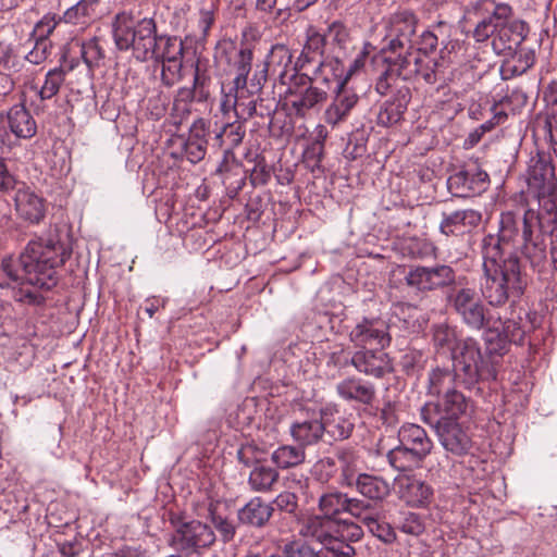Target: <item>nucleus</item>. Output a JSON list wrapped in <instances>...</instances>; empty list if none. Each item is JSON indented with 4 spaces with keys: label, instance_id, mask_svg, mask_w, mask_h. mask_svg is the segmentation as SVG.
<instances>
[{
    "label": "nucleus",
    "instance_id": "43",
    "mask_svg": "<svg viewBox=\"0 0 557 557\" xmlns=\"http://www.w3.org/2000/svg\"><path fill=\"white\" fill-rule=\"evenodd\" d=\"M207 77L199 73L196 67L193 87H182L176 91L173 102L191 106L194 99L198 97L199 101L207 100L209 91L206 88Z\"/></svg>",
    "mask_w": 557,
    "mask_h": 557
},
{
    "label": "nucleus",
    "instance_id": "39",
    "mask_svg": "<svg viewBox=\"0 0 557 557\" xmlns=\"http://www.w3.org/2000/svg\"><path fill=\"white\" fill-rule=\"evenodd\" d=\"M273 508L260 497L250 499L238 510V520L244 524L262 527L272 516Z\"/></svg>",
    "mask_w": 557,
    "mask_h": 557
},
{
    "label": "nucleus",
    "instance_id": "61",
    "mask_svg": "<svg viewBox=\"0 0 557 557\" xmlns=\"http://www.w3.org/2000/svg\"><path fill=\"white\" fill-rule=\"evenodd\" d=\"M34 48L25 55L32 64L38 65L45 62L50 54L51 45L48 40H34Z\"/></svg>",
    "mask_w": 557,
    "mask_h": 557
},
{
    "label": "nucleus",
    "instance_id": "19",
    "mask_svg": "<svg viewBox=\"0 0 557 557\" xmlns=\"http://www.w3.org/2000/svg\"><path fill=\"white\" fill-rule=\"evenodd\" d=\"M396 486L399 498L409 507L428 508L433 503L432 485L416 475H399Z\"/></svg>",
    "mask_w": 557,
    "mask_h": 557
},
{
    "label": "nucleus",
    "instance_id": "59",
    "mask_svg": "<svg viewBox=\"0 0 557 557\" xmlns=\"http://www.w3.org/2000/svg\"><path fill=\"white\" fill-rule=\"evenodd\" d=\"M399 530L406 534L420 535L424 531V523L420 515L416 512L405 513L401 522L398 525Z\"/></svg>",
    "mask_w": 557,
    "mask_h": 557
},
{
    "label": "nucleus",
    "instance_id": "14",
    "mask_svg": "<svg viewBox=\"0 0 557 557\" xmlns=\"http://www.w3.org/2000/svg\"><path fill=\"white\" fill-rule=\"evenodd\" d=\"M454 309L471 330L480 331L490 315L476 290L471 287L457 289L451 296Z\"/></svg>",
    "mask_w": 557,
    "mask_h": 557
},
{
    "label": "nucleus",
    "instance_id": "23",
    "mask_svg": "<svg viewBox=\"0 0 557 557\" xmlns=\"http://www.w3.org/2000/svg\"><path fill=\"white\" fill-rule=\"evenodd\" d=\"M481 213L473 209L443 213L440 231L446 236H459L469 233L481 222Z\"/></svg>",
    "mask_w": 557,
    "mask_h": 557
},
{
    "label": "nucleus",
    "instance_id": "48",
    "mask_svg": "<svg viewBox=\"0 0 557 557\" xmlns=\"http://www.w3.org/2000/svg\"><path fill=\"white\" fill-rule=\"evenodd\" d=\"M455 379V373H451L449 370L434 369L429 374V394L434 396L445 395L454 388Z\"/></svg>",
    "mask_w": 557,
    "mask_h": 557
},
{
    "label": "nucleus",
    "instance_id": "33",
    "mask_svg": "<svg viewBox=\"0 0 557 557\" xmlns=\"http://www.w3.org/2000/svg\"><path fill=\"white\" fill-rule=\"evenodd\" d=\"M533 135L536 140H544L557 157V103L540 114L533 125Z\"/></svg>",
    "mask_w": 557,
    "mask_h": 557
},
{
    "label": "nucleus",
    "instance_id": "10",
    "mask_svg": "<svg viewBox=\"0 0 557 557\" xmlns=\"http://www.w3.org/2000/svg\"><path fill=\"white\" fill-rule=\"evenodd\" d=\"M438 45L437 36L430 29L423 30L418 39L407 47L405 53L417 52L419 62L414 64L416 72L412 71L409 75H395V85L398 79L401 81H421L429 85H434L442 73V63L436 61L430 54L435 51Z\"/></svg>",
    "mask_w": 557,
    "mask_h": 557
},
{
    "label": "nucleus",
    "instance_id": "22",
    "mask_svg": "<svg viewBox=\"0 0 557 557\" xmlns=\"http://www.w3.org/2000/svg\"><path fill=\"white\" fill-rule=\"evenodd\" d=\"M399 443L411 453L413 461H422L432 450L433 443L418 424H404L398 431Z\"/></svg>",
    "mask_w": 557,
    "mask_h": 557
},
{
    "label": "nucleus",
    "instance_id": "32",
    "mask_svg": "<svg viewBox=\"0 0 557 557\" xmlns=\"http://www.w3.org/2000/svg\"><path fill=\"white\" fill-rule=\"evenodd\" d=\"M325 41L326 39L324 35L310 28L307 32L306 42L301 53L297 58L292 71L299 72V70L306 69L310 63H317L318 66L319 62H322L319 60V57L323 53Z\"/></svg>",
    "mask_w": 557,
    "mask_h": 557
},
{
    "label": "nucleus",
    "instance_id": "7",
    "mask_svg": "<svg viewBox=\"0 0 557 557\" xmlns=\"http://www.w3.org/2000/svg\"><path fill=\"white\" fill-rule=\"evenodd\" d=\"M540 211L529 209L522 218L521 237L524 244V252L529 257L542 259L545 256V245L539 240V235H550L554 233L557 224V203L548 194H536Z\"/></svg>",
    "mask_w": 557,
    "mask_h": 557
},
{
    "label": "nucleus",
    "instance_id": "31",
    "mask_svg": "<svg viewBox=\"0 0 557 557\" xmlns=\"http://www.w3.org/2000/svg\"><path fill=\"white\" fill-rule=\"evenodd\" d=\"M410 100V90L408 87L398 89V96L393 100H387L380 108L377 113V124L388 127L398 123L407 110Z\"/></svg>",
    "mask_w": 557,
    "mask_h": 557
},
{
    "label": "nucleus",
    "instance_id": "37",
    "mask_svg": "<svg viewBox=\"0 0 557 557\" xmlns=\"http://www.w3.org/2000/svg\"><path fill=\"white\" fill-rule=\"evenodd\" d=\"M354 486L362 496L372 500H383L391 492L386 480L368 473H359Z\"/></svg>",
    "mask_w": 557,
    "mask_h": 557
},
{
    "label": "nucleus",
    "instance_id": "36",
    "mask_svg": "<svg viewBox=\"0 0 557 557\" xmlns=\"http://www.w3.org/2000/svg\"><path fill=\"white\" fill-rule=\"evenodd\" d=\"M502 325L503 320L499 317L490 315V319L483 327L485 329L484 342L491 355H504L510 344Z\"/></svg>",
    "mask_w": 557,
    "mask_h": 557
},
{
    "label": "nucleus",
    "instance_id": "12",
    "mask_svg": "<svg viewBox=\"0 0 557 557\" xmlns=\"http://www.w3.org/2000/svg\"><path fill=\"white\" fill-rule=\"evenodd\" d=\"M171 525L174 529L170 544L182 552H196L211 546L215 541L213 530L198 520H185L180 515H171Z\"/></svg>",
    "mask_w": 557,
    "mask_h": 557
},
{
    "label": "nucleus",
    "instance_id": "11",
    "mask_svg": "<svg viewBox=\"0 0 557 557\" xmlns=\"http://www.w3.org/2000/svg\"><path fill=\"white\" fill-rule=\"evenodd\" d=\"M331 88L326 87L323 82H315L313 72L311 75L293 72L287 89L292 95L290 109L297 116H306L310 110L325 102Z\"/></svg>",
    "mask_w": 557,
    "mask_h": 557
},
{
    "label": "nucleus",
    "instance_id": "64",
    "mask_svg": "<svg viewBox=\"0 0 557 557\" xmlns=\"http://www.w3.org/2000/svg\"><path fill=\"white\" fill-rule=\"evenodd\" d=\"M211 521L215 529L220 532L224 542L231 541L235 535V527L227 519L216 516L212 509H210Z\"/></svg>",
    "mask_w": 557,
    "mask_h": 557
},
{
    "label": "nucleus",
    "instance_id": "27",
    "mask_svg": "<svg viewBox=\"0 0 557 557\" xmlns=\"http://www.w3.org/2000/svg\"><path fill=\"white\" fill-rule=\"evenodd\" d=\"M321 410L312 416L296 420L290 425V435L299 445L308 446L317 444L324 434Z\"/></svg>",
    "mask_w": 557,
    "mask_h": 557
},
{
    "label": "nucleus",
    "instance_id": "1",
    "mask_svg": "<svg viewBox=\"0 0 557 557\" xmlns=\"http://www.w3.org/2000/svg\"><path fill=\"white\" fill-rule=\"evenodd\" d=\"M112 34L119 50H131L135 60L159 65L164 86L172 87L182 79L183 41L176 36L159 35L153 18L135 21L131 13L121 12L114 17Z\"/></svg>",
    "mask_w": 557,
    "mask_h": 557
},
{
    "label": "nucleus",
    "instance_id": "52",
    "mask_svg": "<svg viewBox=\"0 0 557 557\" xmlns=\"http://www.w3.org/2000/svg\"><path fill=\"white\" fill-rule=\"evenodd\" d=\"M81 55L89 70L98 67L104 58V51L97 38H90L82 42Z\"/></svg>",
    "mask_w": 557,
    "mask_h": 557
},
{
    "label": "nucleus",
    "instance_id": "2",
    "mask_svg": "<svg viewBox=\"0 0 557 557\" xmlns=\"http://www.w3.org/2000/svg\"><path fill=\"white\" fill-rule=\"evenodd\" d=\"M71 256V248L59 234L30 240L18 259L4 258L0 263V287L29 284L50 289L57 284L55 268Z\"/></svg>",
    "mask_w": 557,
    "mask_h": 557
},
{
    "label": "nucleus",
    "instance_id": "24",
    "mask_svg": "<svg viewBox=\"0 0 557 557\" xmlns=\"http://www.w3.org/2000/svg\"><path fill=\"white\" fill-rule=\"evenodd\" d=\"M555 181V169L549 160L543 157L532 158L528 169V186L535 194L552 193Z\"/></svg>",
    "mask_w": 557,
    "mask_h": 557
},
{
    "label": "nucleus",
    "instance_id": "47",
    "mask_svg": "<svg viewBox=\"0 0 557 557\" xmlns=\"http://www.w3.org/2000/svg\"><path fill=\"white\" fill-rule=\"evenodd\" d=\"M336 457L341 468V484L343 486H354L357 474V458L355 454L348 449H341L336 453Z\"/></svg>",
    "mask_w": 557,
    "mask_h": 557
},
{
    "label": "nucleus",
    "instance_id": "50",
    "mask_svg": "<svg viewBox=\"0 0 557 557\" xmlns=\"http://www.w3.org/2000/svg\"><path fill=\"white\" fill-rule=\"evenodd\" d=\"M196 32L194 36L200 40L206 41L211 27L215 23V8L213 4L200 8L195 16Z\"/></svg>",
    "mask_w": 557,
    "mask_h": 557
},
{
    "label": "nucleus",
    "instance_id": "44",
    "mask_svg": "<svg viewBox=\"0 0 557 557\" xmlns=\"http://www.w3.org/2000/svg\"><path fill=\"white\" fill-rule=\"evenodd\" d=\"M445 420L455 421L458 417L466 413L469 408V401L463 394L453 388L444 395L438 404Z\"/></svg>",
    "mask_w": 557,
    "mask_h": 557
},
{
    "label": "nucleus",
    "instance_id": "13",
    "mask_svg": "<svg viewBox=\"0 0 557 557\" xmlns=\"http://www.w3.org/2000/svg\"><path fill=\"white\" fill-rule=\"evenodd\" d=\"M372 50H374L373 45L366 42L363 50L350 61L347 69L344 67L338 59L319 62V65L313 69V79L315 82H323L326 87H333L334 82L338 79H345V84H347L351 76L359 73L366 66Z\"/></svg>",
    "mask_w": 557,
    "mask_h": 557
},
{
    "label": "nucleus",
    "instance_id": "46",
    "mask_svg": "<svg viewBox=\"0 0 557 557\" xmlns=\"http://www.w3.org/2000/svg\"><path fill=\"white\" fill-rule=\"evenodd\" d=\"M305 460V451L295 446L284 445L272 453V461L282 469L300 465Z\"/></svg>",
    "mask_w": 557,
    "mask_h": 557
},
{
    "label": "nucleus",
    "instance_id": "51",
    "mask_svg": "<svg viewBox=\"0 0 557 557\" xmlns=\"http://www.w3.org/2000/svg\"><path fill=\"white\" fill-rule=\"evenodd\" d=\"M252 59L253 52L248 46H243L238 50L234 61L236 76L234 77L233 82H235V84L248 82V74L251 71Z\"/></svg>",
    "mask_w": 557,
    "mask_h": 557
},
{
    "label": "nucleus",
    "instance_id": "17",
    "mask_svg": "<svg viewBox=\"0 0 557 557\" xmlns=\"http://www.w3.org/2000/svg\"><path fill=\"white\" fill-rule=\"evenodd\" d=\"M349 362L359 373L375 379H382L394 371L392 358L380 348L357 349Z\"/></svg>",
    "mask_w": 557,
    "mask_h": 557
},
{
    "label": "nucleus",
    "instance_id": "38",
    "mask_svg": "<svg viewBox=\"0 0 557 557\" xmlns=\"http://www.w3.org/2000/svg\"><path fill=\"white\" fill-rule=\"evenodd\" d=\"M223 116L225 122L220 131L216 132L214 139L220 147L226 145L227 149H233L239 146L244 139L246 133L244 123L246 121L234 117L233 114Z\"/></svg>",
    "mask_w": 557,
    "mask_h": 557
},
{
    "label": "nucleus",
    "instance_id": "34",
    "mask_svg": "<svg viewBox=\"0 0 557 557\" xmlns=\"http://www.w3.org/2000/svg\"><path fill=\"white\" fill-rule=\"evenodd\" d=\"M299 540H293L284 544L283 554L286 557H352L354 555H339L337 552L329 549V545L322 540H314L321 544L320 549H315L309 544L304 537ZM332 546V544H330Z\"/></svg>",
    "mask_w": 557,
    "mask_h": 557
},
{
    "label": "nucleus",
    "instance_id": "21",
    "mask_svg": "<svg viewBox=\"0 0 557 557\" xmlns=\"http://www.w3.org/2000/svg\"><path fill=\"white\" fill-rule=\"evenodd\" d=\"M14 205L17 215L30 224H39L46 216V200L24 183L16 189Z\"/></svg>",
    "mask_w": 557,
    "mask_h": 557
},
{
    "label": "nucleus",
    "instance_id": "16",
    "mask_svg": "<svg viewBox=\"0 0 557 557\" xmlns=\"http://www.w3.org/2000/svg\"><path fill=\"white\" fill-rule=\"evenodd\" d=\"M349 339L358 349L371 346L385 349L392 342L389 325L381 318H363L350 331Z\"/></svg>",
    "mask_w": 557,
    "mask_h": 557
},
{
    "label": "nucleus",
    "instance_id": "41",
    "mask_svg": "<svg viewBox=\"0 0 557 557\" xmlns=\"http://www.w3.org/2000/svg\"><path fill=\"white\" fill-rule=\"evenodd\" d=\"M292 62L293 53L290 49L283 44H276L271 48L268 54V61L262 65H267V71L269 70V66H272L274 71H277L282 84L288 85L290 78V75H288V67L292 66Z\"/></svg>",
    "mask_w": 557,
    "mask_h": 557
},
{
    "label": "nucleus",
    "instance_id": "3",
    "mask_svg": "<svg viewBox=\"0 0 557 557\" xmlns=\"http://www.w3.org/2000/svg\"><path fill=\"white\" fill-rule=\"evenodd\" d=\"M419 18L408 9H400L382 21L383 37L379 47L380 58L384 69L376 84V91L384 96L395 87V75H409L416 72L414 64L419 62L417 52L405 53L416 34Z\"/></svg>",
    "mask_w": 557,
    "mask_h": 557
},
{
    "label": "nucleus",
    "instance_id": "6",
    "mask_svg": "<svg viewBox=\"0 0 557 557\" xmlns=\"http://www.w3.org/2000/svg\"><path fill=\"white\" fill-rule=\"evenodd\" d=\"M497 240L490 237L485 252H482L484 280L481 292L493 307H502L507 301H516L527 285L520 270L519 259L512 253L500 256Z\"/></svg>",
    "mask_w": 557,
    "mask_h": 557
},
{
    "label": "nucleus",
    "instance_id": "49",
    "mask_svg": "<svg viewBox=\"0 0 557 557\" xmlns=\"http://www.w3.org/2000/svg\"><path fill=\"white\" fill-rule=\"evenodd\" d=\"M376 512V508L370 502L357 497H349L346 494L344 513L352 516L364 524L368 519L373 517Z\"/></svg>",
    "mask_w": 557,
    "mask_h": 557
},
{
    "label": "nucleus",
    "instance_id": "56",
    "mask_svg": "<svg viewBox=\"0 0 557 557\" xmlns=\"http://www.w3.org/2000/svg\"><path fill=\"white\" fill-rule=\"evenodd\" d=\"M60 16L52 13H47L39 20L30 38L33 40H48V37L52 34L57 25L62 22V20H59Z\"/></svg>",
    "mask_w": 557,
    "mask_h": 557
},
{
    "label": "nucleus",
    "instance_id": "15",
    "mask_svg": "<svg viewBox=\"0 0 557 557\" xmlns=\"http://www.w3.org/2000/svg\"><path fill=\"white\" fill-rule=\"evenodd\" d=\"M406 284L417 292H431L450 285L455 272L449 265L410 267L405 275Z\"/></svg>",
    "mask_w": 557,
    "mask_h": 557
},
{
    "label": "nucleus",
    "instance_id": "57",
    "mask_svg": "<svg viewBox=\"0 0 557 557\" xmlns=\"http://www.w3.org/2000/svg\"><path fill=\"white\" fill-rule=\"evenodd\" d=\"M387 459L389 465L399 471H406L411 467V463H417L413 461V457L411 453L406 449L400 443L397 447L391 449L387 454Z\"/></svg>",
    "mask_w": 557,
    "mask_h": 557
},
{
    "label": "nucleus",
    "instance_id": "18",
    "mask_svg": "<svg viewBox=\"0 0 557 557\" xmlns=\"http://www.w3.org/2000/svg\"><path fill=\"white\" fill-rule=\"evenodd\" d=\"M487 185L488 174L476 164L459 170L447 180V187L451 195L456 197H470L481 194L487 188Z\"/></svg>",
    "mask_w": 557,
    "mask_h": 557
},
{
    "label": "nucleus",
    "instance_id": "35",
    "mask_svg": "<svg viewBox=\"0 0 557 557\" xmlns=\"http://www.w3.org/2000/svg\"><path fill=\"white\" fill-rule=\"evenodd\" d=\"M500 72L504 79L519 76L525 73L535 62V52L533 49L522 47V45L512 53L505 55Z\"/></svg>",
    "mask_w": 557,
    "mask_h": 557
},
{
    "label": "nucleus",
    "instance_id": "8",
    "mask_svg": "<svg viewBox=\"0 0 557 557\" xmlns=\"http://www.w3.org/2000/svg\"><path fill=\"white\" fill-rule=\"evenodd\" d=\"M267 82V65H257L250 82L232 85L226 90L222 86L220 111L223 115L233 114L244 121L250 119L257 111V94Z\"/></svg>",
    "mask_w": 557,
    "mask_h": 557
},
{
    "label": "nucleus",
    "instance_id": "62",
    "mask_svg": "<svg viewBox=\"0 0 557 557\" xmlns=\"http://www.w3.org/2000/svg\"><path fill=\"white\" fill-rule=\"evenodd\" d=\"M208 141L188 139L185 143L184 150L186 158L191 163L201 161L207 152Z\"/></svg>",
    "mask_w": 557,
    "mask_h": 557
},
{
    "label": "nucleus",
    "instance_id": "30",
    "mask_svg": "<svg viewBox=\"0 0 557 557\" xmlns=\"http://www.w3.org/2000/svg\"><path fill=\"white\" fill-rule=\"evenodd\" d=\"M321 417L326 432L333 440L342 441L350 436L354 423L342 414L335 405L321 408Z\"/></svg>",
    "mask_w": 557,
    "mask_h": 557
},
{
    "label": "nucleus",
    "instance_id": "26",
    "mask_svg": "<svg viewBox=\"0 0 557 557\" xmlns=\"http://www.w3.org/2000/svg\"><path fill=\"white\" fill-rule=\"evenodd\" d=\"M337 395L348 401H357L366 406L372 405L375 399V386L359 377H347L336 385Z\"/></svg>",
    "mask_w": 557,
    "mask_h": 557
},
{
    "label": "nucleus",
    "instance_id": "4",
    "mask_svg": "<svg viewBox=\"0 0 557 557\" xmlns=\"http://www.w3.org/2000/svg\"><path fill=\"white\" fill-rule=\"evenodd\" d=\"M346 494L332 490L320 495L319 513H310L299 520L298 533L311 540H322L329 549L339 555H355L351 543L359 541L363 531L357 523L338 518L344 513Z\"/></svg>",
    "mask_w": 557,
    "mask_h": 557
},
{
    "label": "nucleus",
    "instance_id": "55",
    "mask_svg": "<svg viewBox=\"0 0 557 557\" xmlns=\"http://www.w3.org/2000/svg\"><path fill=\"white\" fill-rule=\"evenodd\" d=\"M528 97L522 89L516 88L502 97L498 102L494 103L498 110H507L516 113L520 111L527 103Z\"/></svg>",
    "mask_w": 557,
    "mask_h": 557
},
{
    "label": "nucleus",
    "instance_id": "28",
    "mask_svg": "<svg viewBox=\"0 0 557 557\" xmlns=\"http://www.w3.org/2000/svg\"><path fill=\"white\" fill-rule=\"evenodd\" d=\"M520 219L511 212H504L500 215L499 220V232L498 234H488L483 238L482 242V252H485L487 247V239L490 237L495 238L497 240L496 248L500 256L507 257L510 251H507L509 243L513 242L520 235Z\"/></svg>",
    "mask_w": 557,
    "mask_h": 557
},
{
    "label": "nucleus",
    "instance_id": "9",
    "mask_svg": "<svg viewBox=\"0 0 557 557\" xmlns=\"http://www.w3.org/2000/svg\"><path fill=\"white\" fill-rule=\"evenodd\" d=\"M453 372L456 379L467 385H473L480 380L496 379L495 370L483 359L479 343L471 338H461L450 352Z\"/></svg>",
    "mask_w": 557,
    "mask_h": 557
},
{
    "label": "nucleus",
    "instance_id": "5",
    "mask_svg": "<svg viewBox=\"0 0 557 557\" xmlns=\"http://www.w3.org/2000/svg\"><path fill=\"white\" fill-rule=\"evenodd\" d=\"M512 8L495 0H478L467 10V18L474 22L472 36L476 42L491 39V46L498 55L517 50L529 33L522 20H511Z\"/></svg>",
    "mask_w": 557,
    "mask_h": 557
},
{
    "label": "nucleus",
    "instance_id": "58",
    "mask_svg": "<svg viewBox=\"0 0 557 557\" xmlns=\"http://www.w3.org/2000/svg\"><path fill=\"white\" fill-rule=\"evenodd\" d=\"M324 36L326 40L336 44L339 48H345L349 41V32L341 22H333Z\"/></svg>",
    "mask_w": 557,
    "mask_h": 557
},
{
    "label": "nucleus",
    "instance_id": "53",
    "mask_svg": "<svg viewBox=\"0 0 557 557\" xmlns=\"http://www.w3.org/2000/svg\"><path fill=\"white\" fill-rule=\"evenodd\" d=\"M461 339L457 338L455 329L446 324H437L433 329V342L437 348L453 351L454 346Z\"/></svg>",
    "mask_w": 557,
    "mask_h": 557
},
{
    "label": "nucleus",
    "instance_id": "45",
    "mask_svg": "<svg viewBox=\"0 0 557 557\" xmlns=\"http://www.w3.org/2000/svg\"><path fill=\"white\" fill-rule=\"evenodd\" d=\"M278 473L271 467L257 465L250 472L248 482L253 491H269L276 482Z\"/></svg>",
    "mask_w": 557,
    "mask_h": 557
},
{
    "label": "nucleus",
    "instance_id": "60",
    "mask_svg": "<svg viewBox=\"0 0 557 557\" xmlns=\"http://www.w3.org/2000/svg\"><path fill=\"white\" fill-rule=\"evenodd\" d=\"M21 186L16 176L8 169L4 159L0 158V193L9 194Z\"/></svg>",
    "mask_w": 557,
    "mask_h": 557
},
{
    "label": "nucleus",
    "instance_id": "42",
    "mask_svg": "<svg viewBox=\"0 0 557 557\" xmlns=\"http://www.w3.org/2000/svg\"><path fill=\"white\" fill-rule=\"evenodd\" d=\"M99 0H79L70 7L59 20L66 24L85 25L96 13Z\"/></svg>",
    "mask_w": 557,
    "mask_h": 557
},
{
    "label": "nucleus",
    "instance_id": "20",
    "mask_svg": "<svg viewBox=\"0 0 557 557\" xmlns=\"http://www.w3.org/2000/svg\"><path fill=\"white\" fill-rule=\"evenodd\" d=\"M333 86L336 94L324 111V121L335 127L347 120L359 97L354 90L346 87L345 79L334 82Z\"/></svg>",
    "mask_w": 557,
    "mask_h": 557
},
{
    "label": "nucleus",
    "instance_id": "54",
    "mask_svg": "<svg viewBox=\"0 0 557 557\" xmlns=\"http://www.w3.org/2000/svg\"><path fill=\"white\" fill-rule=\"evenodd\" d=\"M368 530L385 544H392L396 541L394 529L386 522H380V512L368 519L364 523Z\"/></svg>",
    "mask_w": 557,
    "mask_h": 557
},
{
    "label": "nucleus",
    "instance_id": "63",
    "mask_svg": "<svg viewBox=\"0 0 557 557\" xmlns=\"http://www.w3.org/2000/svg\"><path fill=\"white\" fill-rule=\"evenodd\" d=\"M421 417L425 423L434 426L436 431L437 426L444 425V421H446L442 410L440 409V405L433 406L431 404H426L421 409Z\"/></svg>",
    "mask_w": 557,
    "mask_h": 557
},
{
    "label": "nucleus",
    "instance_id": "25",
    "mask_svg": "<svg viewBox=\"0 0 557 557\" xmlns=\"http://www.w3.org/2000/svg\"><path fill=\"white\" fill-rule=\"evenodd\" d=\"M4 113L0 112V121ZM9 131L18 139H30L37 133V124L30 112L23 103L12 106L5 113Z\"/></svg>",
    "mask_w": 557,
    "mask_h": 557
},
{
    "label": "nucleus",
    "instance_id": "29",
    "mask_svg": "<svg viewBox=\"0 0 557 557\" xmlns=\"http://www.w3.org/2000/svg\"><path fill=\"white\" fill-rule=\"evenodd\" d=\"M437 435L443 447L455 455L467 454L471 447L470 437L456 421H444L437 426Z\"/></svg>",
    "mask_w": 557,
    "mask_h": 557
},
{
    "label": "nucleus",
    "instance_id": "40",
    "mask_svg": "<svg viewBox=\"0 0 557 557\" xmlns=\"http://www.w3.org/2000/svg\"><path fill=\"white\" fill-rule=\"evenodd\" d=\"M66 76V71L61 67H53L49 70L41 86L32 84L29 89L34 91L35 96L40 102L52 99L58 95L61 86L63 85Z\"/></svg>",
    "mask_w": 557,
    "mask_h": 557
}]
</instances>
